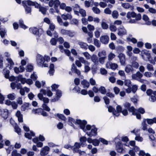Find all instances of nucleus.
<instances>
[{
  "label": "nucleus",
  "instance_id": "f257e3e1",
  "mask_svg": "<svg viewBox=\"0 0 156 156\" xmlns=\"http://www.w3.org/2000/svg\"><path fill=\"white\" fill-rule=\"evenodd\" d=\"M76 123L80 125V128L83 130V131L85 132L86 130H90L91 129L90 131L87 132L86 134L88 136L91 137L92 136H95L96 135L97 133V129L94 126H91L90 125L86 126L85 128V125L87 123V122L85 120H78L76 121Z\"/></svg>",
  "mask_w": 156,
  "mask_h": 156
},
{
  "label": "nucleus",
  "instance_id": "f03ea898",
  "mask_svg": "<svg viewBox=\"0 0 156 156\" xmlns=\"http://www.w3.org/2000/svg\"><path fill=\"white\" fill-rule=\"evenodd\" d=\"M50 57L44 56L43 57L40 55H37L36 57V61L37 65L42 67H47L48 65L46 63H44L45 61L48 62L50 60Z\"/></svg>",
  "mask_w": 156,
  "mask_h": 156
},
{
  "label": "nucleus",
  "instance_id": "7ed1b4c3",
  "mask_svg": "<svg viewBox=\"0 0 156 156\" xmlns=\"http://www.w3.org/2000/svg\"><path fill=\"white\" fill-rule=\"evenodd\" d=\"M37 97L40 100L43 101L44 103L42 105L43 109L47 111H50V108L46 104L49 102V99L47 98L43 97L42 94L41 93L38 94Z\"/></svg>",
  "mask_w": 156,
  "mask_h": 156
},
{
  "label": "nucleus",
  "instance_id": "20e7f679",
  "mask_svg": "<svg viewBox=\"0 0 156 156\" xmlns=\"http://www.w3.org/2000/svg\"><path fill=\"white\" fill-rule=\"evenodd\" d=\"M118 138H115V142L116 144V148L117 151L119 153H124L125 150L123 148L122 144L121 142L118 141Z\"/></svg>",
  "mask_w": 156,
  "mask_h": 156
},
{
  "label": "nucleus",
  "instance_id": "39448f33",
  "mask_svg": "<svg viewBox=\"0 0 156 156\" xmlns=\"http://www.w3.org/2000/svg\"><path fill=\"white\" fill-rule=\"evenodd\" d=\"M30 2H32L30 0H28L24 1L22 2V4L24 7L25 8L27 13H30L31 12V8L29 6H33L32 5L30 4Z\"/></svg>",
  "mask_w": 156,
  "mask_h": 156
},
{
  "label": "nucleus",
  "instance_id": "423d86ee",
  "mask_svg": "<svg viewBox=\"0 0 156 156\" xmlns=\"http://www.w3.org/2000/svg\"><path fill=\"white\" fill-rule=\"evenodd\" d=\"M29 3L33 6H34L35 8L39 9V11L41 12L43 14H45L46 12V9L44 7H42L40 4H38L37 2H30Z\"/></svg>",
  "mask_w": 156,
  "mask_h": 156
},
{
  "label": "nucleus",
  "instance_id": "0eeeda50",
  "mask_svg": "<svg viewBox=\"0 0 156 156\" xmlns=\"http://www.w3.org/2000/svg\"><path fill=\"white\" fill-rule=\"evenodd\" d=\"M105 67L107 69L115 70L118 67V65L115 63H112L111 62L108 61L105 64Z\"/></svg>",
  "mask_w": 156,
  "mask_h": 156
},
{
  "label": "nucleus",
  "instance_id": "6e6552de",
  "mask_svg": "<svg viewBox=\"0 0 156 156\" xmlns=\"http://www.w3.org/2000/svg\"><path fill=\"white\" fill-rule=\"evenodd\" d=\"M41 29H39L36 27H32L29 29V31L31 33L38 36H40L41 34Z\"/></svg>",
  "mask_w": 156,
  "mask_h": 156
},
{
  "label": "nucleus",
  "instance_id": "1a4fd4ad",
  "mask_svg": "<svg viewBox=\"0 0 156 156\" xmlns=\"http://www.w3.org/2000/svg\"><path fill=\"white\" fill-rule=\"evenodd\" d=\"M3 73L4 75L5 78L7 79L9 78L10 81H13L15 79V77L13 76L9 77V71L7 69H4L3 71Z\"/></svg>",
  "mask_w": 156,
  "mask_h": 156
},
{
  "label": "nucleus",
  "instance_id": "9d476101",
  "mask_svg": "<svg viewBox=\"0 0 156 156\" xmlns=\"http://www.w3.org/2000/svg\"><path fill=\"white\" fill-rule=\"evenodd\" d=\"M118 35L119 36H122L127 34L126 30L123 26H120L118 28Z\"/></svg>",
  "mask_w": 156,
  "mask_h": 156
},
{
  "label": "nucleus",
  "instance_id": "9b49d317",
  "mask_svg": "<svg viewBox=\"0 0 156 156\" xmlns=\"http://www.w3.org/2000/svg\"><path fill=\"white\" fill-rule=\"evenodd\" d=\"M50 148L48 146H44L42 148L40 151V154L41 156L46 155L48 153Z\"/></svg>",
  "mask_w": 156,
  "mask_h": 156
},
{
  "label": "nucleus",
  "instance_id": "f8f14e48",
  "mask_svg": "<svg viewBox=\"0 0 156 156\" xmlns=\"http://www.w3.org/2000/svg\"><path fill=\"white\" fill-rule=\"evenodd\" d=\"M143 76V75L139 71H138L136 73L133 74L132 76V79L136 80H140V78H141Z\"/></svg>",
  "mask_w": 156,
  "mask_h": 156
},
{
  "label": "nucleus",
  "instance_id": "ddd939ff",
  "mask_svg": "<svg viewBox=\"0 0 156 156\" xmlns=\"http://www.w3.org/2000/svg\"><path fill=\"white\" fill-rule=\"evenodd\" d=\"M109 37L107 35H104L101 36L100 41L103 44H107L109 41Z\"/></svg>",
  "mask_w": 156,
  "mask_h": 156
},
{
  "label": "nucleus",
  "instance_id": "4468645a",
  "mask_svg": "<svg viewBox=\"0 0 156 156\" xmlns=\"http://www.w3.org/2000/svg\"><path fill=\"white\" fill-rule=\"evenodd\" d=\"M122 65H124L125 64V56L122 53H120L118 56Z\"/></svg>",
  "mask_w": 156,
  "mask_h": 156
},
{
  "label": "nucleus",
  "instance_id": "2eb2a0df",
  "mask_svg": "<svg viewBox=\"0 0 156 156\" xmlns=\"http://www.w3.org/2000/svg\"><path fill=\"white\" fill-rule=\"evenodd\" d=\"M123 106L125 108L128 109L129 112H133L135 109L133 106L130 107V104L128 102H126L123 104Z\"/></svg>",
  "mask_w": 156,
  "mask_h": 156
},
{
  "label": "nucleus",
  "instance_id": "dca6fc26",
  "mask_svg": "<svg viewBox=\"0 0 156 156\" xmlns=\"http://www.w3.org/2000/svg\"><path fill=\"white\" fill-rule=\"evenodd\" d=\"M1 116L4 119H6L8 116V110L6 109H3L1 111Z\"/></svg>",
  "mask_w": 156,
  "mask_h": 156
},
{
  "label": "nucleus",
  "instance_id": "f3484780",
  "mask_svg": "<svg viewBox=\"0 0 156 156\" xmlns=\"http://www.w3.org/2000/svg\"><path fill=\"white\" fill-rule=\"evenodd\" d=\"M40 92L42 94L44 95H47L48 97H51L53 95L52 93L50 90L46 91L42 89L41 90Z\"/></svg>",
  "mask_w": 156,
  "mask_h": 156
},
{
  "label": "nucleus",
  "instance_id": "a211bd4d",
  "mask_svg": "<svg viewBox=\"0 0 156 156\" xmlns=\"http://www.w3.org/2000/svg\"><path fill=\"white\" fill-rule=\"evenodd\" d=\"M80 9V6L77 4H76L73 8L74 13L77 16H79V11Z\"/></svg>",
  "mask_w": 156,
  "mask_h": 156
},
{
  "label": "nucleus",
  "instance_id": "6ab92c4d",
  "mask_svg": "<svg viewBox=\"0 0 156 156\" xmlns=\"http://www.w3.org/2000/svg\"><path fill=\"white\" fill-rule=\"evenodd\" d=\"M16 116L18 118V121L20 122L23 121V115L21 113L20 111L18 110L16 114Z\"/></svg>",
  "mask_w": 156,
  "mask_h": 156
},
{
  "label": "nucleus",
  "instance_id": "aec40b11",
  "mask_svg": "<svg viewBox=\"0 0 156 156\" xmlns=\"http://www.w3.org/2000/svg\"><path fill=\"white\" fill-rule=\"evenodd\" d=\"M78 44L79 45L80 47L85 50L87 49L88 44L82 41H79Z\"/></svg>",
  "mask_w": 156,
  "mask_h": 156
},
{
  "label": "nucleus",
  "instance_id": "412c9836",
  "mask_svg": "<svg viewBox=\"0 0 156 156\" xmlns=\"http://www.w3.org/2000/svg\"><path fill=\"white\" fill-rule=\"evenodd\" d=\"M91 60L95 64L97 65L98 64V60L96 55L93 54L90 57Z\"/></svg>",
  "mask_w": 156,
  "mask_h": 156
},
{
  "label": "nucleus",
  "instance_id": "4be33fe9",
  "mask_svg": "<svg viewBox=\"0 0 156 156\" xmlns=\"http://www.w3.org/2000/svg\"><path fill=\"white\" fill-rule=\"evenodd\" d=\"M117 112L116 111L113 112V114L115 115L116 116H118L119 115V113H120L122 111V107L118 105L117 106L116 108Z\"/></svg>",
  "mask_w": 156,
  "mask_h": 156
},
{
  "label": "nucleus",
  "instance_id": "5701e85b",
  "mask_svg": "<svg viewBox=\"0 0 156 156\" xmlns=\"http://www.w3.org/2000/svg\"><path fill=\"white\" fill-rule=\"evenodd\" d=\"M62 18L64 20H71L72 18V15L69 13H67L66 14H62L61 16Z\"/></svg>",
  "mask_w": 156,
  "mask_h": 156
},
{
  "label": "nucleus",
  "instance_id": "b1692460",
  "mask_svg": "<svg viewBox=\"0 0 156 156\" xmlns=\"http://www.w3.org/2000/svg\"><path fill=\"white\" fill-rule=\"evenodd\" d=\"M133 69L131 66L130 65H127L125 68V71L126 73H129L130 72H133Z\"/></svg>",
  "mask_w": 156,
  "mask_h": 156
},
{
  "label": "nucleus",
  "instance_id": "393cba45",
  "mask_svg": "<svg viewBox=\"0 0 156 156\" xmlns=\"http://www.w3.org/2000/svg\"><path fill=\"white\" fill-rule=\"evenodd\" d=\"M81 84L84 88H88L90 86L89 83L85 80H83L81 82Z\"/></svg>",
  "mask_w": 156,
  "mask_h": 156
},
{
  "label": "nucleus",
  "instance_id": "a878e982",
  "mask_svg": "<svg viewBox=\"0 0 156 156\" xmlns=\"http://www.w3.org/2000/svg\"><path fill=\"white\" fill-rule=\"evenodd\" d=\"M71 70L72 71H75V73L78 75H79L80 74V71L77 69L76 67L75 66L74 64H73L72 65Z\"/></svg>",
  "mask_w": 156,
  "mask_h": 156
},
{
  "label": "nucleus",
  "instance_id": "bb28decb",
  "mask_svg": "<svg viewBox=\"0 0 156 156\" xmlns=\"http://www.w3.org/2000/svg\"><path fill=\"white\" fill-rule=\"evenodd\" d=\"M116 56L112 52H110L108 55V61H112Z\"/></svg>",
  "mask_w": 156,
  "mask_h": 156
},
{
  "label": "nucleus",
  "instance_id": "cd10ccee",
  "mask_svg": "<svg viewBox=\"0 0 156 156\" xmlns=\"http://www.w3.org/2000/svg\"><path fill=\"white\" fill-rule=\"evenodd\" d=\"M54 7L55 9L56 10V12L57 13H59V11L57 8L58 5H60V2L58 0H55L54 1Z\"/></svg>",
  "mask_w": 156,
  "mask_h": 156
},
{
  "label": "nucleus",
  "instance_id": "c85d7f7f",
  "mask_svg": "<svg viewBox=\"0 0 156 156\" xmlns=\"http://www.w3.org/2000/svg\"><path fill=\"white\" fill-rule=\"evenodd\" d=\"M145 121H146L147 123L149 124H152L153 123H156V118H154L153 119H144Z\"/></svg>",
  "mask_w": 156,
  "mask_h": 156
},
{
  "label": "nucleus",
  "instance_id": "c756f323",
  "mask_svg": "<svg viewBox=\"0 0 156 156\" xmlns=\"http://www.w3.org/2000/svg\"><path fill=\"white\" fill-rule=\"evenodd\" d=\"M34 133L30 131V133H26L25 134V136L29 139H31L32 136H34Z\"/></svg>",
  "mask_w": 156,
  "mask_h": 156
},
{
  "label": "nucleus",
  "instance_id": "7c9ffc66",
  "mask_svg": "<svg viewBox=\"0 0 156 156\" xmlns=\"http://www.w3.org/2000/svg\"><path fill=\"white\" fill-rule=\"evenodd\" d=\"M135 13L134 12H128L126 14V17L128 19H130L131 18H134Z\"/></svg>",
  "mask_w": 156,
  "mask_h": 156
},
{
  "label": "nucleus",
  "instance_id": "2f4dec72",
  "mask_svg": "<svg viewBox=\"0 0 156 156\" xmlns=\"http://www.w3.org/2000/svg\"><path fill=\"white\" fill-rule=\"evenodd\" d=\"M29 104L28 103H25L21 107V110L22 111H25L29 107Z\"/></svg>",
  "mask_w": 156,
  "mask_h": 156
},
{
  "label": "nucleus",
  "instance_id": "473e14b6",
  "mask_svg": "<svg viewBox=\"0 0 156 156\" xmlns=\"http://www.w3.org/2000/svg\"><path fill=\"white\" fill-rule=\"evenodd\" d=\"M121 6L126 9H128L130 8L131 7V5L129 3H122Z\"/></svg>",
  "mask_w": 156,
  "mask_h": 156
},
{
  "label": "nucleus",
  "instance_id": "72a5a7b5",
  "mask_svg": "<svg viewBox=\"0 0 156 156\" xmlns=\"http://www.w3.org/2000/svg\"><path fill=\"white\" fill-rule=\"evenodd\" d=\"M18 79L19 81H20L22 84H23L26 83L27 79L25 78H23L22 76L19 75L18 77Z\"/></svg>",
  "mask_w": 156,
  "mask_h": 156
},
{
  "label": "nucleus",
  "instance_id": "f704fd0d",
  "mask_svg": "<svg viewBox=\"0 0 156 156\" xmlns=\"http://www.w3.org/2000/svg\"><path fill=\"white\" fill-rule=\"evenodd\" d=\"M54 64H51L49 66L50 70L49 71V73L50 75H52L54 72Z\"/></svg>",
  "mask_w": 156,
  "mask_h": 156
},
{
  "label": "nucleus",
  "instance_id": "c9c22d12",
  "mask_svg": "<svg viewBox=\"0 0 156 156\" xmlns=\"http://www.w3.org/2000/svg\"><path fill=\"white\" fill-rule=\"evenodd\" d=\"M42 112V109L41 108L33 109L32 110V113L34 114H41Z\"/></svg>",
  "mask_w": 156,
  "mask_h": 156
},
{
  "label": "nucleus",
  "instance_id": "e433bc0d",
  "mask_svg": "<svg viewBox=\"0 0 156 156\" xmlns=\"http://www.w3.org/2000/svg\"><path fill=\"white\" fill-rule=\"evenodd\" d=\"M136 109H135L134 111L132 112V115H135L137 119H141V115L138 112H137Z\"/></svg>",
  "mask_w": 156,
  "mask_h": 156
},
{
  "label": "nucleus",
  "instance_id": "4c0bfd02",
  "mask_svg": "<svg viewBox=\"0 0 156 156\" xmlns=\"http://www.w3.org/2000/svg\"><path fill=\"white\" fill-rule=\"evenodd\" d=\"M72 149L73 150L74 152L78 153L80 155L83 154V153H85L84 151H81L80 150H79L78 149L76 148L75 147H73V148H72Z\"/></svg>",
  "mask_w": 156,
  "mask_h": 156
},
{
  "label": "nucleus",
  "instance_id": "58836bf2",
  "mask_svg": "<svg viewBox=\"0 0 156 156\" xmlns=\"http://www.w3.org/2000/svg\"><path fill=\"white\" fill-rule=\"evenodd\" d=\"M16 95L15 93H12L8 95L7 98L10 100H13L15 99L16 98Z\"/></svg>",
  "mask_w": 156,
  "mask_h": 156
},
{
  "label": "nucleus",
  "instance_id": "ea45409f",
  "mask_svg": "<svg viewBox=\"0 0 156 156\" xmlns=\"http://www.w3.org/2000/svg\"><path fill=\"white\" fill-rule=\"evenodd\" d=\"M118 74L122 77V79H125L126 75L124 71L119 70L118 72Z\"/></svg>",
  "mask_w": 156,
  "mask_h": 156
},
{
  "label": "nucleus",
  "instance_id": "a19ab883",
  "mask_svg": "<svg viewBox=\"0 0 156 156\" xmlns=\"http://www.w3.org/2000/svg\"><path fill=\"white\" fill-rule=\"evenodd\" d=\"M92 10L94 13L96 14H99L101 12L99 9L96 7H93L92 8Z\"/></svg>",
  "mask_w": 156,
  "mask_h": 156
},
{
  "label": "nucleus",
  "instance_id": "79ce46f5",
  "mask_svg": "<svg viewBox=\"0 0 156 156\" xmlns=\"http://www.w3.org/2000/svg\"><path fill=\"white\" fill-rule=\"evenodd\" d=\"M126 39L128 41L131 42L134 44L136 43L137 42V40L133 37L130 38L129 37H127L126 38Z\"/></svg>",
  "mask_w": 156,
  "mask_h": 156
},
{
  "label": "nucleus",
  "instance_id": "37998d69",
  "mask_svg": "<svg viewBox=\"0 0 156 156\" xmlns=\"http://www.w3.org/2000/svg\"><path fill=\"white\" fill-rule=\"evenodd\" d=\"M94 44L97 48H99L101 46V43L98 40L96 39H94Z\"/></svg>",
  "mask_w": 156,
  "mask_h": 156
},
{
  "label": "nucleus",
  "instance_id": "c03bdc74",
  "mask_svg": "<svg viewBox=\"0 0 156 156\" xmlns=\"http://www.w3.org/2000/svg\"><path fill=\"white\" fill-rule=\"evenodd\" d=\"M119 16V14L118 11L116 10L113 11L112 13V16L114 19H117Z\"/></svg>",
  "mask_w": 156,
  "mask_h": 156
},
{
  "label": "nucleus",
  "instance_id": "a18cd8bd",
  "mask_svg": "<svg viewBox=\"0 0 156 156\" xmlns=\"http://www.w3.org/2000/svg\"><path fill=\"white\" fill-rule=\"evenodd\" d=\"M110 30L113 32H115L117 30L116 27L113 24H111L109 27Z\"/></svg>",
  "mask_w": 156,
  "mask_h": 156
},
{
  "label": "nucleus",
  "instance_id": "49530a36",
  "mask_svg": "<svg viewBox=\"0 0 156 156\" xmlns=\"http://www.w3.org/2000/svg\"><path fill=\"white\" fill-rule=\"evenodd\" d=\"M101 26L103 29L106 30L108 28V24L105 22L102 21L101 23Z\"/></svg>",
  "mask_w": 156,
  "mask_h": 156
},
{
  "label": "nucleus",
  "instance_id": "de8ad7c7",
  "mask_svg": "<svg viewBox=\"0 0 156 156\" xmlns=\"http://www.w3.org/2000/svg\"><path fill=\"white\" fill-rule=\"evenodd\" d=\"M131 66L135 69H137L139 66V65L138 63L136 61L131 62Z\"/></svg>",
  "mask_w": 156,
  "mask_h": 156
},
{
  "label": "nucleus",
  "instance_id": "09e8293b",
  "mask_svg": "<svg viewBox=\"0 0 156 156\" xmlns=\"http://www.w3.org/2000/svg\"><path fill=\"white\" fill-rule=\"evenodd\" d=\"M147 94L148 95L151 96V95H156V91H152L151 90H148L147 91Z\"/></svg>",
  "mask_w": 156,
  "mask_h": 156
},
{
  "label": "nucleus",
  "instance_id": "8fccbe9b",
  "mask_svg": "<svg viewBox=\"0 0 156 156\" xmlns=\"http://www.w3.org/2000/svg\"><path fill=\"white\" fill-rule=\"evenodd\" d=\"M149 19V18L147 15H144L143 16V19L146 21H147L146 23V24L147 25H150L151 23L150 22L148 21Z\"/></svg>",
  "mask_w": 156,
  "mask_h": 156
},
{
  "label": "nucleus",
  "instance_id": "3c124183",
  "mask_svg": "<svg viewBox=\"0 0 156 156\" xmlns=\"http://www.w3.org/2000/svg\"><path fill=\"white\" fill-rule=\"evenodd\" d=\"M79 60L80 62L84 65H87L89 62L87 61H86L84 58L82 57H80L79 58Z\"/></svg>",
  "mask_w": 156,
  "mask_h": 156
},
{
  "label": "nucleus",
  "instance_id": "603ef678",
  "mask_svg": "<svg viewBox=\"0 0 156 156\" xmlns=\"http://www.w3.org/2000/svg\"><path fill=\"white\" fill-rule=\"evenodd\" d=\"M79 14H81V16L83 17H85L86 16V11L85 10L80 9L79 11Z\"/></svg>",
  "mask_w": 156,
  "mask_h": 156
},
{
  "label": "nucleus",
  "instance_id": "864d4df0",
  "mask_svg": "<svg viewBox=\"0 0 156 156\" xmlns=\"http://www.w3.org/2000/svg\"><path fill=\"white\" fill-rule=\"evenodd\" d=\"M99 91L102 94H105L106 93V90L105 88L103 87H101L99 89Z\"/></svg>",
  "mask_w": 156,
  "mask_h": 156
},
{
  "label": "nucleus",
  "instance_id": "5fc2aeb1",
  "mask_svg": "<svg viewBox=\"0 0 156 156\" xmlns=\"http://www.w3.org/2000/svg\"><path fill=\"white\" fill-rule=\"evenodd\" d=\"M14 129L15 132L17 133L19 135L21 134V129L17 125H16L14 127Z\"/></svg>",
  "mask_w": 156,
  "mask_h": 156
},
{
  "label": "nucleus",
  "instance_id": "6e6d98bb",
  "mask_svg": "<svg viewBox=\"0 0 156 156\" xmlns=\"http://www.w3.org/2000/svg\"><path fill=\"white\" fill-rule=\"evenodd\" d=\"M105 56L100 57L99 59V61L100 63L101 64H103L105 63Z\"/></svg>",
  "mask_w": 156,
  "mask_h": 156
},
{
  "label": "nucleus",
  "instance_id": "4d7b16f0",
  "mask_svg": "<svg viewBox=\"0 0 156 156\" xmlns=\"http://www.w3.org/2000/svg\"><path fill=\"white\" fill-rule=\"evenodd\" d=\"M19 25L20 27L24 29H26L27 28V27L24 24L23 21L22 20H19Z\"/></svg>",
  "mask_w": 156,
  "mask_h": 156
},
{
  "label": "nucleus",
  "instance_id": "13d9d810",
  "mask_svg": "<svg viewBox=\"0 0 156 156\" xmlns=\"http://www.w3.org/2000/svg\"><path fill=\"white\" fill-rule=\"evenodd\" d=\"M58 117L59 119H61L63 120H66V118L65 116L62 114H57L56 115Z\"/></svg>",
  "mask_w": 156,
  "mask_h": 156
},
{
  "label": "nucleus",
  "instance_id": "bf43d9fd",
  "mask_svg": "<svg viewBox=\"0 0 156 156\" xmlns=\"http://www.w3.org/2000/svg\"><path fill=\"white\" fill-rule=\"evenodd\" d=\"M149 101L151 102H154L156 100V95H151L149 99Z\"/></svg>",
  "mask_w": 156,
  "mask_h": 156
},
{
  "label": "nucleus",
  "instance_id": "052dcab7",
  "mask_svg": "<svg viewBox=\"0 0 156 156\" xmlns=\"http://www.w3.org/2000/svg\"><path fill=\"white\" fill-rule=\"evenodd\" d=\"M71 23L72 24L77 25L78 24V21L76 19H73L71 21Z\"/></svg>",
  "mask_w": 156,
  "mask_h": 156
},
{
  "label": "nucleus",
  "instance_id": "680f3d73",
  "mask_svg": "<svg viewBox=\"0 0 156 156\" xmlns=\"http://www.w3.org/2000/svg\"><path fill=\"white\" fill-rule=\"evenodd\" d=\"M83 54L87 59H89L90 58L91 56L88 52H84Z\"/></svg>",
  "mask_w": 156,
  "mask_h": 156
},
{
  "label": "nucleus",
  "instance_id": "e2e57ef3",
  "mask_svg": "<svg viewBox=\"0 0 156 156\" xmlns=\"http://www.w3.org/2000/svg\"><path fill=\"white\" fill-rule=\"evenodd\" d=\"M33 69V66L31 65H28L27 66L26 70L29 72H31Z\"/></svg>",
  "mask_w": 156,
  "mask_h": 156
},
{
  "label": "nucleus",
  "instance_id": "0e129e2a",
  "mask_svg": "<svg viewBox=\"0 0 156 156\" xmlns=\"http://www.w3.org/2000/svg\"><path fill=\"white\" fill-rule=\"evenodd\" d=\"M135 20L136 21L140 20L141 19V15L140 13L136 14L135 13Z\"/></svg>",
  "mask_w": 156,
  "mask_h": 156
},
{
  "label": "nucleus",
  "instance_id": "69168bd1",
  "mask_svg": "<svg viewBox=\"0 0 156 156\" xmlns=\"http://www.w3.org/2000/svg\"><path fill=\"white\" fill-rule=\"evenodd\" d=\"M87 64V65H84L85 72H87L90 70V68L89 66L90 64V63L88 62V64Z\"/></svg>",
  "mask_w": 156,
  "mask_h": 156
},
{
  "label": "nucleus",
  "instance_id": "338daca9",
  "mask_svg": "<svg viewBox=\"0 0 156 156\" xmlns=\"http://www.w3.org/2000/svg\"><path fill=\"white\" fill-rule=\"evenodd\" d=\"M139 155L140 156H151L150 154L148 153L145 154V153L142 151H140Z\"/></svg>",
  "mask_w": 156,
  "mask_h": 156
},
{
  "label": "nucleus",
  "instance_id": "774afa93",
  "mask_svg": "<svg viewBox=\"0 0 156 156\" xmlns=\"http://www.w3.org/2000/svg\"><path fill=\"white\" fill-rule=\"evenodd\" d=\"M142 129L144 130H146L147 128V125L145 123V121L144 120L143 122L142 123Z\"/></svg>",
  "mask_w": 156,
  "mask_h": 156
}]
</instances>
